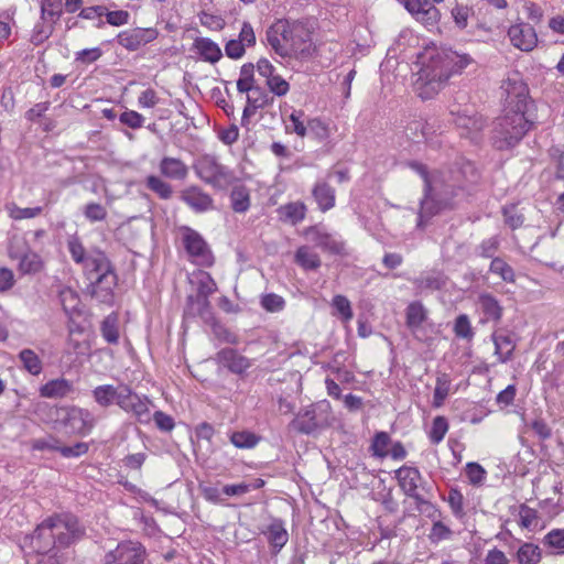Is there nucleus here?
<instances>
[{
  "mask_svg": "<svg viewBox=\"0 0 564 564\" xmlns=\"http://www.w3.org/2000/svg\"><path fill=\"white\" fill-rule=\"evenodd\" d=\"M143 550L140 544L124 542L106 555L105 564H142Z\"/></svg>",
  "mask_w": 564,
  "mask_h": 564,
  "instance_id": "4468645a",
  "label": "nucleus"
},
{
  "mask_svg": "<svg viewBox=\"0 0 564 564\" xmlns=\"http://www.w3.org/2000/svg\"><path fill=\"white\" fill-rule=\"evenodd\" d=\"M101 333L104 338L109 344H116L119 339V332L117 327V321L115 317L108 316L101 325Z\"/></svg>",
  "mask_w": 564,
  "mask_h": 564,
  "instance_id": "13d9d810",
  "label": "nucleus"
},
{
  "mask_svg": "<svg viewBox=\"0 0 564 564\" xmlns=\"http://www.w3.org/2000/svg\"><path fill=\"white\" fill-rule=\"evenodd\" d=\"M63 11L62 0H42L41 19L51 23H55Z\"/></svg>",
  "mask_w": 564,
  "mask_h": 564,
  "instance_id": "4c0bfd02",
  "label": "nucleus"
},
{
  "mask_svg": "<svg viewBox=\"0 0 564 564\" xmlns=\"http://www.w3.org/2000/svg\"><path fill=\"white\" fill-rule=\"evenodd\" d=\"M451 389V378L446 373H441L436 378V384L434 389L433 395V405L435 408H440L443 405L445 399L447 398Z\"/></svg>",
  "mask_w": 564,
  "mask_h": 564,
  "instance_id": "58836bf2",
  "label": "nucleus"
},
{
  "mask_svg": "<svg viewBox=\"0 0 564 564\" xmlns=\"http://www.w3.org/2000/svg\"><path fill=\"white\" fill-rule=\"evenodd\" d=\"M185 250L200 265H212L214 257L204 238L189 227L181 228Z\"/></svg>",
  "mask_w": 564,
  "mask_h": 564,
  "instance_id": "9d476101",
  "label": "nucleus"
},
{
  "mask_svg": "<svg viewBox=\"0 0 564 564\" xmlns=\"http://www.w3.org/2000/svg\"><path fill=\"white\" fill-rule=\"evenodd\" d=\"M85 528L78 519L70 513L54 514L35 529L32 536L33 547L39 553H48L69 546L80 540Z\"/></svg>",
  "mask_w": 564,
  "mask_h": 564,
  "instance_id": "7ed1b4c3",
  "label": "nucleus"
},
{
  "mask_svg": "<svg viewBox=\"0 0 564 564\" xmlns=\"http://www.w3.org/2000/svg\"><path fill=\"white\" fill-rule=\"evenodd\" d=\"M74 387L70 381L64 378L53 379L43 384L40 394L48 399H62L73 392Z\"/></svg>",
  "mask_w": 564,
  "mask_h": 564,
  "instance_id": "393cba45",
  "label": "nucleus"
},
{
  "mask_svg": "<svg viewBox=\"0 0 564 564\" xmlns=\"http://www.w3.org/2000/svg\"><path fill=\"white\" fill-rule=\"evenodd\" d=\"M543 544L556 554H564V529H552L543 538Z\"/></svg>",
  "mask_w": 564,
  "mask_h": 564,
  "instance_id": "de8ad7c7",
  "label": "nucleus"
},
{
  "mask_svg": "<svg viewBox=\"0 0 564 564\" xmlns=\"http://www.w3.org/2000/svg\"><path fill=\"white\" fill-rule=\"evenodd\" d=\"M273 102V97L259 86H256L247 94V105L242 113V122L253 116L258 109L264 108Z\"/></svg>",
  "mask_w": 564,
  "mask_h": 564,
  "instance_id": "5701e85b",
  "label": "nucleus"
},
{
  "mask_svg": "<svg viewBox=\"0 0 564 564\" xmlns=\"http://www.w3.org/2000/svg\"><path fill=\"white\" fill-rule=\"evenodd\" d=\"M67 248L70 253L72 259L83 265L84 273L90 272L93 267H89V262L93 259H97L98 256H106L102 251L96 250L90 253H86V250L83 243L78 238H70L67 242Z\"/></svg>",
  "mask_w": 564,
  "mask_h": 564,
  "instance_id": "b1692460",
  "label": "nucleus"
},
{
  "mask_svg": "<svg viewBox=\"0 0 564 564\" xmlns=\"http://www.w3.org/2000/svg\"><path fill=\"white\" fill-rule=\"evenodd\" d=\"M42 213V207H25L21 208L17 205L9 207V215L15 220L29 219L39 216Z\"/></svg>",
  "mask_w": 564,
  "mask_h": 564,
  "instance_id": "bf43d9fd",
  "label": "nucleus"
},
{
  "mask_svg": "<svg viewBox=\"0 0 564 564\" xmlns=\"http://www.w3.org/2000/svg\"><path fill=\"white\" fill-rule=\"evenodd\" d=\"M294 260L304 270H316L322 264L319 256L307 246L297 248Z\"/></svg>",
  "mask_w": 564,
  "mask_h": 564,
  "instance_id": "473e14b6",
  "label": "nucleus"
},
{
  "mask_svg": "<svg viewBox=\"0 0 564 564\" xmlns=\"http://www.w3.org/2000/svg\"><path fill=\"white\" fill-rule=\"evenodd\" d=\"M465 471L468 480L473 485H481L486 478V470L478 463H468Z\"/></svg>",
  "mask_w": 564,
  "mask_h": 564,
  "instance_id": "69168bd1",
  "label": "nucleus"
},
{
  "mask_svg": "<svg viewBox=\"0 0 564 564\" xmlns=\"http://www.w3.org/2000/svg\"><path fill=\"white\" fill-rule=\"evenodd\" d=\"M533 123L529 108L525 110L506 109V113L495 123V143L498 149L514 147Z\"/></svg>",
  "mask_w": 564,
  "mask_h": 564,
  "instance_id": "423d86ee",
  "label": "nucleus"
},
{
  "mask_svg": "<svg viewBox=\"0 0 564 564\" xmlns=\"http://www.w3.org/2000/svg\"><path fill=\"white\" fill-rule=\"evenodd\" d=\"M194 170L203 182L218 189H226L236 180L234 171L221 164L213 155L198 158L194 164Z\"/></svg>",
  "mask_w": 564,
  "mask_h": 564,
  "instance_id": "6e6552de",
  "label": "nucleus"
},
{
  "mask_svg": "<svg viewBox=\"0 0 564 564\" xmlns=\"http://www.w3.org/2000/svg\"><path fill=\"white\" fill-rule=\"evenodd\" d=\"M427 319V311L421 302H412L405 311V323L412 335L422 339L420 333L422 324Z\"/></svg>",
  "mask_w": 564,
  "mask_h": 564,
  "instance_id": "4be33fe9",
  "label": "nucleus"
},
{
  "mask_svg": "<svg viewBox=\"0 0 564 564\" xmlns=\"http://www.w3.org/2000/svg\"><path fill=\"white\" fill-rule=\"evenodd\" d=\"M519 564H539L542 558L541 549L533 543H523L517 551Z\"/></svg>",
  "mask_w": 564,
  "mask_h": 564,
  "instance_id": "e433bc0d",
  "label": "nucleus"
},
{
  "mask_svg": "<svg viewBox=\"0 0 564 564\" xmlns=\"http://www.w3.org/2000/svg\"><path fill=\"white\" fill-rule=\"evenodd\" d=\"M88 265L93 267V270L85 274L89 281V294L100 303L112 304L118 276L110 260L107 256H98L97 259L90 260Z\"/></svg>",
  "mask_w": 564,
  "mask_h": 564,
  "instance_id": "39448f33",
  "label": "nucleus"
},
{
  "mask_svg": "<svg viewBox=\"0 0 564 564\" xmlns=\"http://www.w3.org/2000/svg\"><path fill=\"white\" fill-rule=\"evenodd\" d=\"M260 437L249 431H238L230 435V442L237 448L249 449L257 446Z\"/></svg>",
  "mask_w": 564,
  "mask_h": 564,
  "instance_id": "ea45409f",
  "label": "nucleus"
},
{
  "mask_svg": "<svg viewBox=\"0 0 564 564\" xmlns=\"http://www.w3.org/2000/svg\"><path fill=\"white\" fill-rule=\"evenodd\" d=\"M306 235L316 247L329 253L340 254L345 249L343 241L317 228H310Z\"/></svg>",
  "mask_w": 564,
  "mask_h": 564,
  "instance_id": "aec40b11",
  "label": "nucleus"
},
{
  "mask_svg": "<svg viewBox=\"0 0 564 564\" xmlns=\"http://www.w3.org/2000/svg\"><path fill=\"white\" fill-rule=\"evenodd\" d=\"M313 196L322 212H326L335 205V191L326 183H317L313 189Z\"/></svg>",
  "mask_w": 564,
  "mask_h": 564,
  "instance_id": "2f4dec72",
  "label": "nucleus"
},
{
  "mask_svg": "<svg viewBox=\"0 0 564 564\" xmlns=\"http://www.w3.org/2000/svg\"><path fill=\"white\" fill-rule=\"evenodd\" d=\"M267 535L270 544L276 551H280L289 540L288 531L285 530L283 522L281 520H274L268 527Z\"/></svg>",
  "mask_w": 564,
  "mask_h": 564,
  "instance_id": "72a5a7b5",
  "label": "nucleus"
},
{
  "mask_svg": "<svg viewBox=\"0 0 564 564\" xmlns=\"http://www.w3.org/2000/svg\"><path fill=\"white\" fill-rule=\"evenodd\" d=\"M414 284L420 292L436 291L445 285V276L440 272H429L415 279Z\"/></svg>",
  "mask_w": 564,
  "mask_h": 564,
  "instance_id": "c9c22d12",
  "label": "nucleus"
},
{
  "mask_svg": "<svg viewBox=\"0 0 564 564\" xmlns=\"http://www.w3.org/2000/svg\"><path fill=\"white\" fill-rule=\"evenodd\" d=\"M408 12L420 23L435 26L440 19V10L430 0H399Z\"/></svg>",
  "mask_w": 564,
  "mask_h": 564,
  "instance_id": "ddd939ff",
  "label": "nucleus"
},
{
  "mask_svg": "<svg viewBox=\"0 0 564 564\" xmlns=\"http://www.w3.org/2000/svg\"><path fill=\"white\" fill-rule=\"evenodd\" d=\"M217 361L232 373L240 375L250 366V360L232 348H224L217 354Z\"/></svg>",
  "mask_w": 564,
  "mask_h": 564,
  "instance_id": "6ab92c4d",
  "label": "nucleus"
},
{
  "mask_svg": "<svg viewBox=\"0 0 564 564\" xmlns=\"http://www.w3.org/2000/svg\"><path fill=\"white\" fill-rule=\"evenodd\" d=\"M128 384H101L96 387L93 391V398L95 402L101 408H109L113 404L120 408L121 401H123L126 392L123 390L128 389Z\"/></svg>",
  "mask_w": 564,
  "mask_h": 564,
  "instance_id": "f3484780",
  "label": "nucleus"
},
{
  "mask_svg": "<svg viewBox=\"0 0 564 564\" xmlns=\"http://www.w3.org/2000/svg\"><path fill=\"white\" fill-rule=\"evenodd\" d=\"M334 421L332 405L322 400L302 409L290 426L302 434H312L332 425Z\"/></svg>",
  "mask_w": 564,
  "mask_h": 564,
  "instance_id": "0eeeda50",
  "label": "nucleus"
},
{
  "mask_svg": "<svg viewBox=\"0 0 564 564\" xmlns=\"http://www.w3.org/2000/svg\"><path fill=\"white\" fill-rule=\"evenodd\" d=\"M231 208L236 213H246L250 207V191L245 185L234 186L230 193Z\"/></svg>",
  "mask_w": 564,
  "mask_h": 564,
  "instance_id": "f704fd0d",
  "label": "nucleus"
},
{
  "mask_svg": "<svg viewBox=\"0 0 564 564\" xmlns=\"http://www.w3.org/2000/svg\"><path fill=\"white\" fill-rule=\"evenodd\" d=\"M43 268L42 259L39 254L34 252H26L20 259L19 270L23 274H31L40 272Z\"/></svg>",
  "mask_w": 564,
  "mask_h": 564,
  "instance_id": "a18cd8bd",
  "label": "nucleus"
},
{
  "mask_svg": "<svg viewBox=\"0 0 564 564\" xmlns=\"http://www.w3.org/2000/svg\"><path fill=\"white\" fill-rule=\"evenodd\" d=\"M478 306L488 321L499 322L501 319L502 306L491 294H480L478 297Z\"/></svg>",
  "mask_w": 564,
  "mask_h": 564,
  "instance_id": "7c9ffc66",
  "label": "nucleus"
},
{
  "mask_svg": "<svg viewBox=\"0 0 564 564\" xmlns=\"http://www.w3.org/2000/svg\"><path fill=\"white\" fill-rule=\"evenodd\" d=\"M194 276L197 285V295L209 297V295L217 291V284L209 273L199 271Z\"/></svg>",
  "mask_w": 564,
  "mask_h": 564,
  "instance_id": "79ce46f5",
  "label": "nucleus"
},
{
  "mask_svg": "<svg viewBox=\"0 0 564 564\" xmlns=\"http://www.w3.org/2000/svg\"><path fill=\"white\" fill-rule=\"evenodd\" d=\"M500 91L506 109L525 110L532 104L528 86L517 70L509 72L502 79Z\"/></svg>",
  "mask_w": 564,
  "mask_h": 564,
  "instance_id": "1a4fd4ad",
  "label": "nucleus"
},
{
  "mask_svg": "<svg viewBox=\"0 0 564 564\" xmlns=\"http://www.w3.org/2000/svg\"><path fill=\"white\" fill-rule=\"evenodd\" d=\"M158 36L155 29L135 28L120 32L117 36L118 43L129 51H135L140 46L145 45Z\"/></svg>",
  "mask_w": 564,
  "mask_h": 564,
  "instance_id": "dca6fc26",
  "label": "nucleus"
},
{
  "mask_svg": "<svg viewBox=\"0 0 564 564\" xmlns=\"http://www.w3.org/2000/svg\"><path fill=\"white\" fill-rule=\"evenodd\" d=\"M508 36L511 44L523 52L532 51L538 44L535 30L529 23L521 22L511 25Z\"/></svg>",
  "mask_w": 564,
  "mask_h": 564,
  "instance_id": "2eb2a0df",
  "label": "nucleus"
},
{
  "mask_svg": "<svg viewBox=\"0 0 564 564\" xmlns=\"http://www.w3.org/2000/svg\"><path fill=\"white\" fill-rule=\"evenodd\" d=\"M489 270L491 273L499 275L505 282L513 283L516 280L513 269L501 258H494Z\"/></svg>",
  "mask_w": 564,
  "mask_h": 564,
  "instance_id": "49530a36",
  "label": "nucleus"
},
{
  "mask_svg": "<svg viewBox=\"0 0 564 564\" xmlns=\"http://www.w3.org/2000/svg\"><path fill=\"white\" fill-rule=\"evenodd\" d=\"M59 300L67 314L75 312L79 303L78 294L70 288H64L59 291Z\"/></svg>",
  "mask_w": 564,
  "mask_h": 564,
  "instance_id": "864d4df0",
  "label": "nucleus"
},
{
  "mask_svg": "<svg viewBox=\"0 0 564 564\" xmlns=\"http://www.w3.org/2000/svg\"><path fill=\"white\" fill-rule=\"evenodd\" d=\"M333 307L336 310L344 323H348L352 316V308L349 300L344 295H335L332 301Z\"/></svg>",
  "mask_w": 564,
  "mask_h": 564,
  "instance_id": "09e8293b",
  "label": "nucleus"
},
{
  "mask_svg": "<svg viewBox=\"0 0 564 564\" xmlns=\"http://www.w3.org/2000/svg\"><path fill=\"white\" fill-rule=\"evenodd\" d=\"M538 512L536 510L528 507L527 505H521L519 508V523L524 529H531L538 524Z\"/></svg>",
  "mask_w": 564,
  "mask_h": 564,
  "instance_id": "6e6d98bb",
  "label": "nucleus"
},
{
  "mask_svg": "<svg viewBox=\"0 0 564 564\" xmlns=\"http://www.w3.org/2000/svg\"><path fill=\"white\" fill-rule=\"evenodd\" d=\"M185 316H199L204 319L210 317V302L208 297L202 295H188L184 310Z\"/></svg>",
  "mask_w": 564,
  "mask_h": 564,
  "instance_id": "cd10ccee",
  "label": "nucleus"
},
{
  "mask_svg": "<svg viewBox=\"0 0 564 564\" xmlns=\"http://www.w3.org/2000/svg\"><path fill=\"white\" fill-rule=\"evenodd\" d=\"M470 12H471V9L469 7L463 6V4H456L452 9L451 13L454 19L455 25L458 29L464 30L467 26Z\"/></svg>",
  "mask_w": 564,
  "mask_h": 564,
  "instance_id": "0e129e2a",
  "label": "nucleus"
},
{
  "mask_svg": "<svg viewBox=\"0 0 564 564\" xmlns=\"http://www.w3.org/2000/svg\"><path fill=\"white\" fill-rule=\"evenodd\" d=\"M473 58L467 54H458L457 52L427 47L419 55L417 90L422 99H430L437 94L449 77L460 73L469 64Z\"/></svg>",
  "mask_w": 564,
  "mask_h": 564,
  "instance_id": "f257e3e1",
  "label": "nucleus"
},
{
  "mask_svg": "<svg viewBox=\"0 0 564 564\" xmlns=\"http://www.w3.org/2000/svg\"><path fill=\"white\" fill-rule=\"evenodd\" d=\"M399 485L404 494L415 500H421L417 495V482L421 478L419 469L409 466H402L395 471Z\"/></svg>",
  "mask_w": 564,
  "mask_h": 564,
  "instance_id": "412c9836",
  "label": "nucleus"
},
{
  "mask_svg": "<svg viewBox=\"0 0 564 564\" xmlns=\"http://www.w3.org/2000/svg\"><path fill=\"white\" fill-rule=\"evenodd\" d=\"M194 47L205 62L214 64L217 63L223 56L219 45L208 37L196 39L194 42Z\"/></svg>",
  "mask_w": 564,
  "mask_h": 564,
  "instance_id": "c85d7f7f",
  "label": "nucleus"
},
{
  "mask_svg": "<svg viewBox=\"0 0 564 564\" xmlns=\"http://www.w3.org/2000/svg\"><path fill=\"white\" fill-rule=\"evenodd\" d=\"M492 341L495 345V354L500 362H507L511 359L516 344L510 335L503 333H494Z\"/></svg>",
  "mask_w": 564,
  "mask_h": 564,
  "instance_id": "c756f323",
  "label": "nucleus"
},
{
  "mask_svg": "<svg viewBox=\"0 0 564 564\" xmlns=\"http://www.w3.org/2000/svg\"><path fill=\"white\" fill-rule=\"evenodd\" d=\"M391 445V437L387 432H378L373 436L370 445L372 455L379 458L389 456V446Z\"/></svg>",
  "mask_w": 564,
  "mask_h": 564,
  "instance_id": "37998d69",
  "label": "nucleus"
},
{
  "mask_svg": "<svg viewBox=\"0 0 564 564\" xmlns=\"http://www.w3.org/2000/svg\"><path fill=\"white\" fill-rule=\"evenodd\" d=\"M448 431V422L444 416H436L433 420L431 431L429 433L430 440L433 444L441 443Z\"/></svg>",
  "mask_w": 564,
  "mask_h": 564,
  "instance_id": "8fccbe9b",
  "label": "nucleus"
},
{
  "mask_svg": "<svg viewBox=\"0 0 564 564\" xmlns=\"http://www.w3.org/2000/svg\"><path fill=\"white\" fill-rule=\"evenodd\" d=\"M95 415L87 409L72 406L65 410L62 423L75 434H88L96 425Z\"/></svg>",
  "mask_w": 564,
  "mask_h": 564,
  "instance_id": "f8f14e48",
  "label": "nucleus"
},
{
  "mask_svg": "<svg viewBox=\"0 0 564 564\" xmlns=\"http://www.w3.org/2000/svg\"><path fill=\"white\" fill-rule=\"evenodd\" d=\"M180 197L196 213H204L214 208V199L212 196L196 185L184 188Z\"/></svg>",
  "mask_w": 564,
  "mask_h": 564,
  "instance_id": "a211bd4d",
  "label": "nucleus"
},
{
  "mask_svg": "<svg viewBox=\"0 0 564 564\" xmlns=\"http://www.w3.org/2000/svg\"><path fill=\"white\" fill-rule=\"evenodd\" d=\"M409 166L415 171L424 181L425 196L421 202L420 217L431 216L443 207L452 205V199L458 196L462 191L460 187H456L451 184H438L430 178V174L424 164L412 161Z\"/></svg>",
  "mask_w": 564,
  "mask_h": 564,
  "instance_id": "20e7f679",
  "label": "nucleus"
},
{
  "mask_svg": "<svg viewBox=\"0 0 564 564\" xmlns=\"http://www.w3.org/2000/svg\"><path fill=\"white\" fill-rule=\"evenodd\" d=\"M447 502L452 509V512L457 518H463L464 512V497L458 489L452 488L448 492Z\"/></svg>",
  "mask_w": 564,
  "mask_h": 564,
  "instance_id": "4d7b16f0",
  "label": "nucleus"
},
{
  "mask_svg": "<svg viewBox=\"0 0 564 564\" xmlns=\"http://www.w3.org/2000/svg\"><path fill=\"white\" fill-rule=\"evenodd\" d=\"M163 176L172 180H184L188 174L186 164L176 158L164 156L159 165Z\"/></svg>",
  "mask_w": 564,
  "mask_h": 564,
  "instance_id": "bb28decb",
  "label": "nucleus"
},
{
  "mask_svg": "<svg viewBox=\"0 0 564 564\" xmlns=\"http://www.w3.org/2000/svg\"><path fill=\"white\" fill-rule=\"evenodd\" d=\"M123 392L126 394L123 401H121L120 409L131 414L139 423L149 424L152 420L151 400L145 395L134 392L130 386Z\"/></svg>",
  "mask_w": 564,
  "mask_h": 564,
  "instance_id": "9b49d317",
  "label": "nucleus"
},
{
  "mask_svg": "<svg viewBox=\"0 0 564 564\" xmlns=\"http://www.w3.org/2000/svg\"><path fill=\"white\" fill-rule=\"evenodd\" d=\"M83 213L90 223L104 221L108 215L106 207L95 202L86 204Z\"/></svg>",
  "mask_w": 564,
  "mask_h": 564,
  "instance_id": "3c124183",
  "label": "nucleus"
},
{
  "mask_svg": "<svg viewBox=\"0 0 564 564\" xmlns=\"http://www.w3.org/2000/svg\"><path fill=\"white\" fill-rule=\"evenodd\" d=\"M265 40L274 53L283 58L306 61L316 52L313 32L301 21L278 20L267 29Z\"/></svg>",
  "mask_w": 564,
  "mask_h": 564,
  "instance_id": "f03ea898",
  "label": "nucleus"
},
{
  "mask_svg": "<svg viewBox=\"0 0 564 564\" xmlns=\"http://www.w3.org/2000/svg\"><path fill=\"white\" fill-rule=\"evenodd\" d=\"M455 124L462 130V135L474 138L484 127V121L479 116H471L467 110L457 112L454 119Z\"/></svg>",
  "mask_w": 564,
  "mask_h": 564,
  "instance_id": "a878e982",
  "label": "nucleus"
},
{
  "mask_svg": "<svg viewBox=\"0 0 564 564\" xmlns=\"http://www.w3.org/2000/svg\"><path fill=\"white\" fill-rule=\"evenodd\" d=\"M284 215L293 224L302 221L305 217V205L302 203H290L283 207Z\"/></svg>",
  "mask_w": 564,
  "mask_h": 564,
  "instance_id": "e2e57ef3",
  "label": "nucleus"
},
{
  "mask_svg": "<svg viewBox=\"0 0 564 564\" xmlns=\"http://www.w3.org/2000/svg\"><path fill=\"white\" fill-rule=\"evenodd\" d=\"M454 333L457 337L464 339H470L474 336V332L466 314H460L456 317L454 323Z\"/></svg>",
  "mask_w": 564,
  "mask_h": 564,
  "instance_id": "5fc2aeb1",
  "label": "nucleus"
},
{
  "mask_svg": "<svg viewBox=\"0 0 564 564\" xmlns=\"http://www.w3.org/2000/svg\"><path fill=\"white\" fill-rule=\"evenodd\" d=\"M147 187L154 192L162 199H170L173 194L172 186L155 175H150L147 177Z\"/></svg>",
  "mask_w": 564,
  "mask_h": 564,
  "instance_id": "c03bdc74",
  "label": "nucleus"
},
{
  "mask_svg": "<svg viewBox=\"0 0 564 564\" xmlns=\"http://www.w3.org/2000/svg\"><path fill=\"white\" fill-rule=\"evenodd\" d=\"M152 420L161 432H171L175 426L174 419L163 411H155L152 414Z\"/></svg>",
  "mask_w": 564,
  "mask_h": 564,
  "instance_id": "774afa93",
  "label": "nucleus"
},
{
  "mask_svg": "<svg viewBox=\"0 0 564 564\" xmlns=\"http://www.w3.org/2000/svg\"><path fill=\"white\" fill-rule=\"evenodd\" d=\"M19 359L23 368L33 376H37L42 371V361L32 349H23L19 354Z\"/></svg>",
  "mask_w": 564,
  "mask_h": 564,
  "instance_id": "a19ab883",
  "label": "nucleus"
},
{
  "mask_svg": "<svg viewBox=\"0 0 564 564\" xmlns=\"http://www.w3.org/2000/svg\"><path fill=\"white\" fill-rule=\"evenodd\" d=\"M119 120L122 124L131 129H139L143 126L145 119L141 113L134 110H126L120 115Z\"/></svg>",
  "mask_w": 564,
  "mask_h": 564,
  "instance_id": "338daca9",
  "label": "nucleus"
},
{
  "mask_svg": "<svg viewBox=\"0 0 564 564\" xmlns=\"http://www.w3.org/2000/svg\"><path fill=\"white\" fill-rule=\"evenodd\" d=\"M261 305L268 312H280L284 308L285 301L282 296L270 293L261 297Z\"/></svg>",
  "mask_w": 564,
  "mask_h": 564,
  "instance_id": "680f3d73",
  "label": "nucleus"
},
{
  "mask_svg": "<svg viewBox=\"0 0 564 564\" xmlns=\"http://www.w3.org/2000/svg\"><path fill=\"white\" fill-rule=\"evenodd\" d=\"M265 84L269 90L278 97L285 96L290 90L289 83L279 74L271 77Z\"/></svg>",
  "mask_w": 564,
  "mask_h": 564,
  "instance_id": "052dcab7",
  "label": "nucleus"
},
{
  "mask_svg": "<svg viewBox=\"0 0 564 564\" xmlns=\"http://www.w3.org/2000/svg\"><path fill=\"white\" fill-rule=\"evenodd\" d=\"M303 111L294 110L289 118V122L285 126L288 132H294L299 137L303 138L307 133V126L304 124L303 121Z\"/></svg>",
  "mask_w": 564,
  "mask_h": 564,
  "instance_id": "603ef678",
  "label": "nucleus"
}]
</instances>
